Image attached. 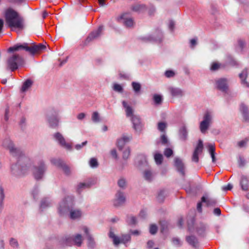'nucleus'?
<instances>
[{"label":"nucleus","instance_id":"f257e3e1","mask_svg":"<svg viewBox=\"0 0 249 249\" xmlns=\"http://www.w3.org/2000/svg\"><path fill=\"white\" fill-rule=\"evenodd\" d=\"M3 146L9 149L10 153L17 160V163L12 164L11 171L16 176L25 174L31 167V160L19 149L14 147V144L9 139H6L3 142Z\"/></svg>","mask_w":249,"mask_h":249},{"label":"nucleus","instance_id":"f03ea898","mask_svg":"<svg viewBox=\"0 0 249 249\" xmlns=\"http://www.w3.org/2000/svg\"><path fill=\"white\" fill-rule=\"evenodd\" d=\"M46 49V46L41 43L38 44H32L29 45L28 43H18L8 49L9 52L19 51L24 50L30 54L34 55L39 53Z\"/></svg>","mask_w":249,"mask_h":249},{"label":"nucleus","instance_id":"7ed1b4c3","mask_svg":"<svg viewBox=\"0 0 249 249\" xmlns=\"http://www.w3.org/2000/svg\"><path fill=\"white\" fill-rule=\"evenodd\" d=\"M5 20L11 28L22 29L23 27V19L18 13L11 8L7 9L5 13Z\"/></svg>","mask_w":249,"mask_h":249},{"label":"nucleus","instance_id":"20e7f679","mask_svg":"<svg viewBox=\"0 0 249 249\" xmlns=\"http://www.w3.org/2000/svg\"><path fill=\"white\" fill-rule=\"evenodd\" d=\"M73 205V199L71 197L68 196L66 200H63L58 208L59 213L60 214H63L67 212H70V217L72 219L80 217L82 213L78 210H72Z\"/></svg>","mask_w":249,"mask_h":249},{"label":"nucleus","instance_id":"39448f33","mask_svg":"<svg viewBox=\"0 0 249 249\" xmlns=\"http://www.w3.org/2000/svg\"><path fill=\"white\" fill-rule=\"evenodd\" d=\"M23 62L22 57L17 54H14L7 60V68L11 71L17 70L19 66L22 65Z\"/></svg>","mask_w":249,"mask_h":249},{"label":"nucleus","instance_id":"423d86ee","mask_svg":"<svg viewBox=\"0 0 249 249\" xmlns=\"http://www.w3.org/2000/svg\"><path fill=\"white\" fill-rule=\"evenodd\" d=\"M47 167L42 160H39L37 162V165L33 168V173L36 179H41L46 170Z\"/></svg>","mask_w":249,"mask_h":249},{"label":"nucleus","instance_id":"0eeeda50","mask_svg":"<svg viewBox=\"0 0 249 249\" xmlns=\"http://www.w3.org/2000/svg\"><path fill=\"white\" fill-rule=\"evenodd\" d=\"M203 120L200 124V129L202 133H205L209 125L212 122L213 115L210 111L205 112L203 116Z\"/></svg>","mask_w":249,"mask_h":249},{"label":"nucleus","instance_id":"6e6552de","mask_svg":"<svg viewBox=\"0 0 249 249\" xmlns=\"http://www.w3.org/2000/svg\"><path fill=\"white\" fill-rule=\"evenodd\" d=\"M82 237L81 235L78 234L74 238L70 237H65L63 239V244L66 246H71L72 245H75L77 246H80L82 242Z\"/></svg>","mask_w":249,"mask_h":249},{"label":"nucleus","instance_id":"1a4fd4ad","mask_svg":"<svg viewBox=\"0 0 249 249\" xmlns=\"http://www.w3.org/2000/svg\"><path fill=\"white\" fill-rule=\"evenodd\" d=\"M109 237L112 239L113 244L115 245H118L121 243L125 244L130 240V235H123L122 237L120 238L118 236H116L111 230L109 231Z\"/></svg>","mask_w":249,"mask_h":249},{"label":"nucleus","instance_id":"9d476101","mask_svg":"<svg viewBox=\"0 0 249 249\" xmlns=\"http://www.w3.org/2000/svg\"><path fill=\"white\" fill-rule=\"evenodd\" d=\"M117 20L119 22H123L127 27H131L134 25L133 19L129 16L127 13H124L117 18Z\"/></svg>","mask_w":249,"mask_h":249},{"label":"nucleus","instance_id":"9b49d317","mask_svg":"<svg viewBox=\"0 0 249 249\" xmlns=\"http://www.w3.org/2000/svg\"><path fill=\"white\" fill-rule=\"evenodd\" d=\"M53 137L54 139L61 146L67 149H70L71 148V144L66 142L65 138L61 133L57 132L53 134Z\"/></svg>","mask_w":249,"mask_h":249},{"label":"nucleus","instance_id":"f8f14e48","mask_svg":"<svg viewBox=\"0 0 249 249\" xmlns=\"http://www.w3.org/2000/svg\"><path fill=\"white\" fill-rule=\"evenodd\" d=\"M203 148V142L201 140H199L198 143L195 148L192 160L194 162H197L199 160L198 155L202 152Z\"/></svg>","mask_w":249,"mask_h":249},{"label":"nucleus","instance_id":"ddd939ff","mask_svg":"<svg viewBox=\"0 0 249 249\" xmlns=\"http://www.w3.org/2000/svg\"><path fill=\"white\" fill-rule=\"evenodd\" d=\"M51 162L54 165L61 167L67 175H69L70 173V168L65 165L60 159H52L51 160Z\"/></svg>","mask_w":249,"mask_h":249},{"label":"nucleus","instance_id":"4468645a","mask_svg":"<svg viewBox=\"0 0 249 249\" xmlns=\"http://www.w3.org/2000/svg\"><path fill=\"white\" fill-rule=\"evenodd\" d=\"M125 201V197L123 193L118 191L115 196L113 203L114 206L118 207L123 205Z\"/></svg>","mask_w":249,"mask_h":249},{"label":"nucleus","instance_id":"2eb2a0df","mask_svg":"<svg viewBox=\"0 0 249 249\" xmlns=\"http://www.w3.org/2000/svg\"><path fill=\"white\" fill-rule=\"evenodd\" d=\"M96 182L95 178H91L86 182L79 183L77 187V192L80 193L83 190L89 188L91 185L94 184Z\"/></svg>","mask_w":249,"mask_h":249},{"label":"nucleus","instance_id":"dca6fc26","mask_svg":"<svg viewBox=\"0 0 249 249\" xmlns=\"http://www.w3.org/2000/svg\"><path fill=\"white\" fill-rule=\"evenodd\" d=\"M132 139L131 136L123 135L122 138L118 139L117 145L120 150H122L126 143Z\"/></svg>","mask_w":249,"mask_h":249},{"label":"nucleus","instance_id":"f3484780","mask_svg":"<svg viewBox=\"0 0 249 249\" xmlns=\"http://www.w3.org/2000/svg\"><path fill=\"white\" fill-rule=\"evenodd\" d=\"M217 88L223 91H226L228 89V81L225 78H221L216 81Z\"/></svg>","mask_w":249,"mask_h":249},{"label":"nucleus","instance_id":"a211bd4d","mask_svg":"<svg viewBox=\"0 0 249 249\" xmlns=\"http://www.w3.org/2000/svg\"><path fill=\"white\" fill-rule=\"evenodd\" d=\"M131 121L133 124L134 129L137 131H141L142 129V124L140 118L137 116H133L131 118Z\"/></svg>","mask_w":249,"mask_h":249},{"label":"nucleus","instance_id":"6ab92c4d","mask_svg":"<svg viewBox=\"0 0 249 249\" xmlns=\"http://www.w3.org/2000/svg\"><path fill=\"white\" fill-rule=\"evenodd\" d=\"M175 160V166L178 171L182 175H184V165L181 159L178 158H176Z\"/></svg>","mask_w":249,"mask_h":249},{"label":"nucleus","instance_id":"aec40b11","mask_svg":"<svg viewBox=\"0 0 249 249\" xmlns=\"http://www.w3.org/2000/svg\"><path fill=\"white\" fill-rule=\"evenodd\" d=\"M103 30V27L101 26L99 27L98 29L92 32L87 37L86 39V41L87 42H89V41H91L93 39L98 37L100 34H101L102 31Z\"/></svg>","mask_w":249,"mask_h":249},{"label":"nucleus","instance_id":"412c9836","mask_svg":"<svg viewBox=\"0 0 249 249\" xmlns=\"http://www.w3.org/2000/svg\"><path fill=\"white\" fill-rule=\"evenodd\" d=\"M83 230L86 234L88 239V246L89 248L92 249L95 246V242L91 235L89 233V230L87 227L84 226L83 227Z\"/></svg>","mask_w":249,"mask_h":249},{"label":"nucleus","instance_id":"4be33fe9","mask_svg":"<svg viewBox=\"0 0 249 249\" xmlns=\"http://www.w3.org/2000/svg\"><path fill=\"white\" fill-rule=\"evenodd\" d=\"M169 91L172 96L174 97H181L184 95V92L181 89L178 88L170 87Z\"/></svg>","mask_w":249,"mask_h":249},{"label":"nucleus","instance_id":"5701e85b","mask_svg":"<svg viewBox=\"0 0 249 249\" xmlns=\"http://www.w3.org/2000/svg\"><path fill=\"white\" fill-rule=\"evenodd\" d=\"M122 104L124 107L125 108L126 116L131 118L134 116L132 108L124 101H123Z\"/></svg>","mask_w":249,"mask_h":249},{"label":"nucleus","instance_id":"b1692460","mask_svg":"<svg viewBox=\"0 0 249 249\" xmlns=\"http://www.w3.org/2000/svg\"><path fill=\"white\" fill-rule=\"evenodd\" d=\"M48 120L51 127H54L58 125L59 120L56 115L48 116Z\"/></svg>","mask_w":249,"mask_h":249},{"label":"nucleus","instance_id":"393cba45","mask_svg":"<svg viewBox=\"0 0 249 249\" xmlns=\"http://www.w3.org/2000/svg\"><path fill=\"white\" fill-rule=\"evenodd\" d=\"M201 202L205 203L207 206H214L216 203V200L215 199L207 198L204 196L202 197Z\"/></svg>","mask_w":249,"mask_h":249},{"label":"nucleus","instance_id":"a878e982","mask_svg":"<svg viewBox=\"0 0 249 249\" xmlns=\"http://www.w3.org/2000/svg\"><path fill=\"white\" fill-rule=\"evenodd\" d=\"M247 74H248L247 70L246 69H245L239 74V77L241 80L242 84L244 86L249 87V83L245 81V79L247 76Z\"/></svg>","mask_w":249,"mask_h":249},{"label":"nucleus","instance_id":"bb28decb","mask_svg":"<svg viewBox=\"0 0 249 249\" xmlns=\"http://www.w3.org/2000/svg\"><path fill=\"white\" fill-rule=\"evenodd\" d=\"M240 109L242 113L244 119L246 121L248 120L249 119V114L248 113V108L244 104H242L240 105Z\"/></svg>","mask_w":249,"mask_h":249},{"label":"nucleus","instance_id":"cd10ccee","mask_svg":"<svg viewBox=\"0 0 249 249\" xmlns=\"http://www.w3.org/2000/svg\"><path fill=\"white\" fill-rule=\"evenodd\" d=\"M240 184L242 187V189L243 190H247L248 189V187L249 186V180L247 177H242L241 181H240Z\"/></svg>","mask_w":249,"mask_h":249},{"label":"nucleus","instance_id":"c85d7f7f","mask_svg":"<svg viewBox=\"0 0 249 249\" xmlns=\"http://www.w3.org/2000/svg\"><path fill=\"white\" fill-rule=\"evenodd\" d=\"M188 132L185 126H182L179 130L180 139L185 141L187 138Z\"/></svg>","mask_w":249,"mask_h":249},{"label":"nucleus","instance_id":"c756f323","mask_svg":"<svg viewBox=\"0 0 249 249\" xmlns=\"http://www.w3.org/2000/svg\"><path fill=\"white\" fill-rule=\"evenodd\" d=\"M143 176L145 179L150 181L153 178L154 175L150 170H146L143 173Z\"/></svg>","mask_w":249,"mask_h":249},{"label":"nucleus","instance_id":"7c9ffc66","mask_svg":"<svg viewBox=\"0 0 249 249\" xmlns=\"http://www.w3.org/2000/svg\"><path fill=\"white\" fill-rule=\"evenodd\" d=\"M154 160L157 165L161 164L163 160V156L161 154L155 153L154 155Z\"/></svg>","mask_w":249,"mask_h":249},{"label":"nucleus","instance_id":"2f4dec72","mask_svg":"<svg viewBox=\"0 0 249 249\" xmlns=\"http://www.w3.org/2000/svg\"><path fill=\"white\" fill-rule=\"evenodd\" d=\"M187 242L193 247H196L197 244V239L194 236H189L186 237Z\"/></svg>","mask_w":249,"mask_h":249},{"label":"nucleus","instance_id":"473e14b6","mask_svg":"<svg viewBox=\"0 0 249 249\" xmlns=\"http://www.w3.org/2000/svg\"><path fill=\"white\" fill-rule=\"evenodd\" d=\"M208 149L209 153L212 159V161L214 162L215 161V158L214 155L215 148L214 145L212 143H210L208 145Z\"/></svg>","mask_w":249,"mask_h":249},{"label":"nucleus","instance_id":"72a5a7b5","mask_svg":"<svg viewBox=\"0 0 249 249\" xmlns=\"http://www.w3.org/2000/svg\"><path fill=\"white\" fill-rule=\"evenodd\" d=\"M145 9V6L142 4H136L132 7V10L135 12H142Z\"/></svg>","mask_w":249,"mask_h":249},{"label":"nucleus","instance_id":"f704fd0d","mask_svg":"<svg viewBox=\"0 0 249 249\" xmlns=\"http://www.w3.org/2000/svg\"><path fill=\"white\" fill-rule=\"evenodd\" d=\"M32 84L31 80L28 79L23 84L21 90L24 92Z\"/></svg>","mask_w":249,"mask_h":249},{"label":"nucleus","instance_id":"c9c22d12","mask_svg":"<svg viewBox=\"0 0 249 249\" xmlns=\"http://www.w3.org/2000/svg\"><path fill=\"white\" fill-rule=\"evenodd\" d=\"M126 222L129 225H135L137 223L136 218L132 215L127 216Z\"/></svg>","mask_w":249,"mask_h":249},{"label":"nucleus","instance_id":"e433bc0d","mask_svg":"<svg viewBox=\"0 0 249 249\" xmlns=\"http://www.w3.org/2000/svg\"><path fill=\"white\" fill-rule=\"evenodd\" d=\"M132 86L136 93H138L140 92L141 89V85L140 83L133 82L132 83Z\"/></svg>","mask_w":249,"mask_h":249},{"label":"nucleus","instance_id":"4c0bfd02","mask_svg":"<svg viewBox=\"0 0 249 249\" xmlns=\"http://www.w3.org/2000/svg\"><path fill=\"white\" fill-rule=\"evenodd\" d=\"M50 203L48 199L46 198L43 199L41 200L40 208L42 211L43 209H45L47 207H49L50 206Z\"/></svg>","mask_w":249,"mask_h":249},{"label":"nucleus","instance_id":"58836bf2","mask_svg":"<svg viewBox=\"0 0 249 249\" xmlns=\"http://www.w3.org/2000/svg\"><path fill=\"white\" fill-rule=\"evenodd\" d=\"M167 194L165 190H161L158 194L157 197L158 200L159 202H162L164 198L166 196Z\"/></svg>","mask_w":249,"mask_h":249},{"label":"nucleus","instance_id":"ea45409f","mask_svg":"<svg viewBox=\"0 0 249 249\" xmlns=\"http://www.w3.org/2000/svg\"><path fill=\"white\" fill-rule=\"evenodd\" d=\"M9 244L13 248H18V243L17 240L14 238H10L9 240Z\"/></svg>","mask_w":249,"mask_h":249},{"label":"nucleus","instance_id":"a19ab883","mask_svg":"<svg viewBox=\"0 0 249 249\" xmlns=\"http://www.w3.org/2000/svg\"><path fill=\"white\" fill-rule=\"evenodd\" d=\"M89 165L92 168H96L98 166L97 160L95 158H91L89 162Z\"/></svg>","mask_w":249,"mask_h":249},{"label":"nucleus","instance_id":"79ce46f5","mask_svg":"<svg viewBox=\"0 0 249 249\" xmlns=\"http://www.w3.org/2000/svg\"><path fill=\"white\" fill-rule=\"evenodd\" d=\"M206 229V226L205 224H201L197 227V231L199 234L202 235L204 233Z\"/></svg>","mask_w":249,"mask_h":249},{"label":"nucleus","instance_id":"37998d69","mask_svg":"<svg viewBox=\"0 0 249 249\" xmlns=\"http://www.w3.org/2000/svg\"><path fill=\"white\" fill-rule=\"evenodd\" d=\"M222 66V64L218 63L217 62H213L212 63L211 67V70L212 71H216L219 69Z\"/></svg>","mask_w":249,"mask_h":249},{"label":"nucleus","instance_id":"c03bdc74","mask_svg":"<svg viewBox=\"0 0 249 249\" xmlns=\"http://www.w3.org/2000/svg\"><path fill=\"white\" fill-rule=\"evenodd\" d=\"M92 120L94 122H98L100 121L99 115L97 112H94L92 115Z\"/></svg>","mask_w":249,"mask_h":249},{"label":"nucleus","instance_id":"a18cd8bd","mask_svg":"<svg viewBox=\"0 0 249 249\" xmlns=\"http://www.w3.org/2000/svg\"><path fill=\"white\" fill-rule=\"evenodd\" d=\"M153 99L155 103L157 104H160L162 102V97L160 95H154Z\"/></svg>","mask_w":249,"mask_h":249},{"label":"nucleus","instance_id":"49530a36","mask_svg":"<svg viewBox=\"0 0 249 249\" xmlns=\"http://www.w3.org/2000/svg\"><path fill=\"white\" fill-rule=\"evenodd\" d=\"M130 153V150L129 148L125 149L123 155V157L124 159L126 160L128 158L129 155Z\"/></svg>","mask_w":249,"mask_h":249},{"label":"nucleus","instance_id":"de8ad7c7","mask_svg":"<svg viewBox=\"0 0 249 249\" xmlns=\"http://www.w3.org/2000/svg\"><path fill=\"white\" fill-rule=\"evenodd\" d=\"M118 184L119 187L124 188L126 186V181L124 178H121L118 180Z\"/></svg>","mask_w":249,"mask_h":249},{"label":"nucleus","instance_id":"09e8293b","mask_svg":"<svg viewBox=\"0 0 249 249\" xmlns=\"http://www.w3.org/2000/svg\"><path fill=\"white\" fill-rule=\"evenodd\" d=\"M166 127V124L164 122H160L158 124V129L161 131H164Z\"/></svg>","mask_w":249,"mask_h":249},{"label":"nucleus","instance_id":"8fccbe9b","mask_svg":"<svg viewBox=\"0 0 249 249\" xmlns=\"http://www.w3.org/2000/svg\"><path fill=\"white\" fill-rule=\"evenodd\" d=\"M149 231L152 234H155L157 231V227L155 225H150Z\"/></svg>","mask_w":249,"mask_h":249},{"label":"nucleus","instance_id":"3c124183","mask_svg":"<svg viewBox=\"0 0 249 249\" xmlns=\"http://www.w3.org/2000/svg\"><path fill=\"white\" fill-rule=\"evenodd\" d=\"M113 89L118 92H122L123 91V88L122 86L118 84H115L113 86Z\"/></svg>","mask_w":249,"mask_h":249},{"label":"nucleus","instance_id":"603ef678","mask_svg":"<svg viewBox=\"0 0 249 249\" xmlns=\"http://www.w3.org/2000/svg\"><path fill=\"white\" fill-rule=\"evenodd\" d=\"M164 154L166 157H169L173 154V151L170 148H166L164 152Z\"/></svg>","mask_w":249,"mask_h":249},{"label":"nucleus","instance_id":"864d4df0","mask_svg":"<svg viewBox=\"0 0 249 249\" xmlns=\"http://www.w3.org/2000/svg\"><path fill=\"white\" fill-rule=\"evenodd\" d=\"M3 190L1 188H0V207H1L3 205V200L4 199Z\"/></svg>","mask_w":249,"mask_h":249},{"label":"nucleus","instance_id":"5fc2aeb1","mask_svg":"<svg viewBox=\"0 0 249 249\" xmlns=\"http://www.w3.org/2000/svg\"><path fill=\"white\" fill-rule=\"evenodd\" d=\"M173 244L175 246H180L181 243L180 240L178 238H174L172 239Z\"/></svg>","mask_w":249,"mask_h":249},{"label":"nucleus","instance_id":"6e6d98bb","mask_svg":"<svg viewBox=\"0 0 249 249\" xmlns=\"http://www.w3.org/2000/svg\"><path fill=\"white\" fill-rule=\"evenodd\" d=\"M120 78L123 79L128 80L129 78V75L127 73L120 72L119 73Z\"/></svg>","mask_w":249,"mask_h":249},{"label":"nucleus","instance_id":"4d7b16f0","mask_svg":"<svg viewBox=\"0 0 249 249\" xmlns=\"http://www.w3.org/2000/svg\"><path fill=\"white\" fill-rule=\"evenodd\" d=\"M174 74H175V73H174V71H170V70L167 71L165 72V75L167 77H173L174 75Z\"/></svg>","mask_w":249,"mask_h":249},{"label":"nucleus","instance_id":"13d9d810","mask_svg":"<svg viewBox=\"0 0 249 249\" xmlns=\"http://www.w3.org/2000/svg\"><path fill=\"white\" fill-rule=\"evenodd\" d=\"M232 187V185L229 183L227 185L222 187V190L224 191H227L228 190H231Z\"/></svg>","mask_w":249,"mask_h":249},{"label":"nucleus","instance_id":"bf43d9fd","mask_svg":"<svg viewBox=\"0 0 249 249\" xmlns=\"http://www.w3.org/2000/svg\"><path fill=\"white\" fill-rule=\"evenodd\" d=\"M87 143V141H85L83 142L81 144H76L75 146V148L77 149V150H79L80 149H81L83 146H84V145H85Z\"/></svg>","mask_w":249,"mask_h":249},{"label":"nucleus","instance_id":"052dcab7","mask_svg":"<svg viewBox=\"0 0 249 249\" xmlns=\"http://www.w3.org/2000/svg\"><path fill=\"white\" fill-rule=\"evenodd\" d=\"M161 141L162 143L163 144H166L168 142L167 139L165 135H162L161 137Z\"/></svg>","mask_w":249,"mask_h":249},{"label":"nucleus","instance_id":"680f3d73","mask_svg":"<svg viewBox=\"0 0 249 249\" xmlns=\"http://www.w3.org/2000/svg\"><path fill=\"white\" fill-rule=\"evenodd\" d=\"M196 44V39L195 38L192 39L190 40V45L192 48H194V47Z\"/></svg>","mask_w":249,"mask_h":249},{"label":"nucleus","instance_id":"e2e57ef3","mask_svg":"<svg viewBox=\"0 0 249 249\" xmlns=\"http://www.w3.org/2000/svg\"><path fill=\"white\" fill-rule=\"evenodd\" d=\"M238 43L241 49H243L245 45V42L242 40H239L238 42Z\"/></svg>","mask_w":249,"mask_h":249},{"label":"nucleus","instance_id":"0e129e2a","mask_svg":"<svg viewBox=\"0 0 249 249\" xmlns=\"http://www.w3.org/2000/svg\"><path fill=\"white\" fill-rule=\"evenodd\" d=\"M146 214V213L144 210H142L139 213V216L142 218H144Z\"/></svg>","mask_w":249,"mask_h":249},{"label":"nucleus","instance_id":"69168bd1","mask_svg":"<svg viewBox=\"0 0 249 249\" xmlns=\"http://www.w3.org/2000/svg\"><path fill=\"white\" fill-rule=\"evenodd\" d=\"M246 143V141L243 140V141H241L238 142V145L240 147H242L245 145Z\"/></svg>","mask_w":249,"mask_h":249},{"label":"nucleus","instance_id":"338daca9","mask_svg":"<svg viewBox=\"0 0 249 249\" xmlns=\"http://www.w3.org/2000/svg\"><path fill=\"white\" fill-rule=\"evenodd\" d=\"M175 23L173 21L171 20L169 23V28L170 30H173L174 27Z\"/></svg>","mask_w":249,"mask_h":249},{"label":"nucleus","instance_id":"774afa93","mask_svg":"<svg viewBox=\"0 0 249 249\" xmlns=\"http://www.w3.org/2000/svg\"><path fill=\"white\" fill-rule=\"evenodd\" d=\"M111 155L113 158H116L117 157L116 150L115 149H112L111 151Z\"/></svg>","mask_w":249,"mask_h":249}]
</instances>
